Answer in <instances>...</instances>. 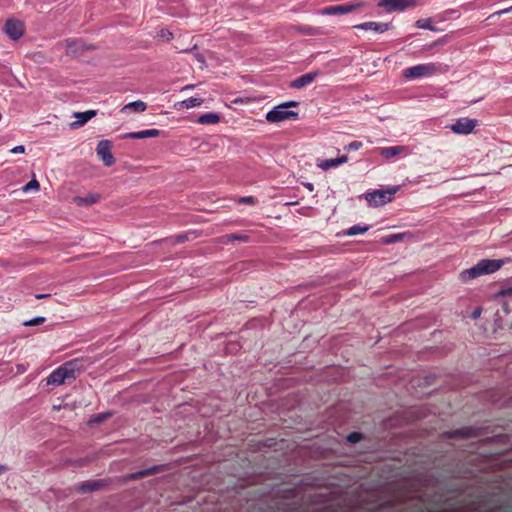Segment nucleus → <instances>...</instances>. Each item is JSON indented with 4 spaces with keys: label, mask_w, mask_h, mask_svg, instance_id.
Listing matches in <instances>:
<instances>
[{
    "label": "nucleus",
    "mask_w": 512,
    "mask_h": 512,
    "mask_svg": "<svg viewBox=\"0 0 512 512\" xmlns=\"http://www.w3.org/2000/svg\"><path fill=\"white\" fill-rule=\"evenodd\" d=\"M4 31L12 40H18L24 34V23L20 20L9 19L5 23Z\"/></svg>",
    "instance_id": "6e6552de"
},
{
    "label": "nucleus",
    "mask_w": 512,
    "mask_h": 512,
    "mask_svg": "<svg viewBox=\"0 0 512 512\" xmlns=\"http://www.w3.org/2000/svg\"><path fill=\"white\" fill-rule=\"evenodd\" d=\"M48 297H50V294H36L35 295L36 299H45V298H48Z\"/></svg>",
    "instance_id": "a19ab883"
},
{
    "label": "nucleus",
    "mask_w": 512,
    "mask_h": 512,
    "mask_svg": "<svg viewBox=\"0 0 512 512\" xmlns=\"http://www.w3.org/2000/svg\"><path fill=\"white\" fill-rule=\"evenodd\" d=\"M176 240H177L178 243H182V242L187 240V236L186 235H178L176 237Z\"/></svg>",
    "instance_id": "4c0bfd02"
},
{
    "label": "nucleus",
    "mask_w": 512,
    "mask_h": 512,
    "mask_svg": "<svg viewBox=\"0 0 512 512\" xmlns=\"http://www.w3.org/2000/svg\"><path fill=\"white\" fill-rule=\"evenodd\" d=\"M223 239H225L224 242H229V241H234V240H238V241H242V242H248L249 241V236L245 235V234L234 233V234H229V235L224 236Z\"/></svg>",
    "instance_id": "a878e982"
},
{
    "label": "nucleus",
    "mask_w": 512,
    "mask_h": 512,
    "mask_svg": "<svg viewBox=\"0 0 512 512\" xmlns=\"http://www.w3.org/2000/svg\"><path fill=\"white\" fill-rule=\"evenodd\" d=\"M163 468L162 466H153L151 468H148V469H144V470H140V471H137L135 473H132L130 474L127 479L128 480H136V479H141V478H144V477H147V476H150V475H154L160 471H162Z\"/></svg>",
    "instance_id": "f3484780"
},
{
    "label": "nucleus",
    "mask_w": 512,
    "mask_h": 512,
    "mask_svg": "<svg viewBox=\"0 0 512 512\" xmlns=\"http://www.w3.org/2000/svg\"><path fill=\"white\" fill-rule=\"evenodd\" d=\"M369 230V226H361V225H354L347 229L346 235L348 236H355L358 234H363Z\"/></svg>",
    "instance_id": "393cba45"
},
{
    "label": "nucleus",
    "mask_w": 512,
    "mask_h": 512,
    "mask_svg": "<svg viewBox=\"0 0 512 512\" xmlns=\"http://www.w3.org/2000/svg\"><path fill=\"white\" fill-rule=\"evenodd\" d=\"M240 202L246 203V204H254L256 202V200L253 196H247V197H242L240 199Z\"/></svg>",
    "instance_id": "72a5a7b5"
},
{
    "label": "nucleus",
    "mask_w": 512,
    "mask_h": 512,
    "mask_svg": "<svg viewBox=\"0 0 512 512\" xmlns=\"http://www.w3.org/2000/svg\"><path fill=\"white\" fill-rule=\"evenodd\" d=\"M503 264V260L482 259L475 266L462 271L460 273V279L463 282H467L479 276L494 273L499 270Z\"/></svg>",
    "instance_id": "f257e3e1"
},
{
    "label": "nucleus",
    "mask_w": 512,
    "mask_h": 512,
    "mask_svg": "<svg viewBox=\"0 0 512 512\" xmlns=\"http://www.w3.org/2000/svg\"><path fill=\"white\" fill-rule=\"evenodd\" d=\"M404 149L405 148L403 146H391L380 148L379 151L383 157L388 159L399 155L401 152L404 151Z\"/></svg>",
    "instance_id": "aec40b11"
},
{
    "label": "nucleus",
    "mask_w": 512,
    "mask_h": 512,
    "mask_svg": "<svg viewBox=\"0 0 512 512\" xmlns=\"http://www.w3.org/2000/svg\"><path fill=\"white\" fill-rule=\"evenodd\" d=\"M67 53L75 54L84 49V45L78 39H67L65 40Z\"/></svg>",
    "instance_id": "4be33fe9"
},
{
    "label": "nucleus",
    "mask_w": 512,
    "mask_h": 512,
    "mask_svg": "<svg viewBox=\"0 0 512 512\" xmlns=\"http://www.w3.org/2000/svg\"><path fill=\"white\" fill-rule=\"evenodd\" d=\"M97 112L95 110H87L85 112H76L74 113V117L77 119V121H74L70 124V127L72 129L79 128L83 126L85 123H87L89 120H91L93 117H95Z\"/></svg>",
    "instance_id": "4468645a"
},
{
    "label": "nucleus",
    "mask_w": 512,
    "mask_h": 512,
    "mask_svg": "<svg viewBox=\"0 0 512 512\" xmlns=\"http://www.w3.org/2000/svg\"><path fill=\"white\" fill-rule=\"evenodd\" d=\"M100 486L101 485L98 481L86 482L79 486V491H81V492L93 491V490L98 489Z\"/></svg>",
    "instance_id": "bb28decb"
},
{
    "label": "nucleus",
    "mask_w": 512,
    "mask_h": 512,
    "mask_svg": "<svg viewBox=\"0 0 512 512\" xmlns=\"http://www.w3.org/2000/svg\"><path fill=\"white\" fill-rule=\"evenodd\" d=\"M100 196L98 194H88L87 196L74 198V202L79 206H89L98 202Z\"/></svg>",
    "instance_id": "6ab92c4d"
},
{
    "label": "nucleus",
    "mask_w": 512,
    "mask_h": 512,
    "mask_svg": "<svg viewBox=\"0 0 512 512\" xmlns=\"http://www.w3.org/2000/svg\"><path fill=\"white\" fill-rule=\"evenodd\" d=\"M298 105L299 103L296 101H288L280 105H277L266 114V120L270 123H279L290 119L295 120L298 118V113L289 110V108L296 107Z\"/></svg>",
    "instance_id": "f03ea898"
},
{
    "label": "nucleus",
    "mask_w": 512,
    "mask_h": 512,
    "mask_svg": "<svg viewBox=\"0 0 512 512\" xmlns=\"http://www.w3.org/2000/svg\"><path fill=\"white\" fill-rule=\"evenodd\" d=\"M161 37L165 38L166 40L172 39V33L168 30H162L161 31Z\"/></svg>",
    "instance_id": "e433bc0d"
},
{
    "label": "nucleus",
    "mask_w": 512,
    "mask_h": 512,
    "mask_svg": "<svg viewBox=\"0 0 512 512\" xmlns=\"http://www.w3.org/2000/svg\"><path fill=\"white\" fill-rule=\"evenodd\" d=\"M45 318L44 317H36L30 321H27L24 323L25 326H36L44 323Z\"/></svg>",
    "instance_id": "7c9ffc66"
},
{
    "label": "nucleus",
    "mask_w": 512,
    "mask_h": 512,
    "mask_svg": "<svg viewBox=\"0 0 512 512\" xmlns=\"http://www.w3.org/2000/svg\"><path fill=\"white\" fill-rule=\"evenodd\" d=\"M348 161V157L343 155L335 159H326V160H318L317 166L324 171H327L331 168L338 167L341 164H344Z\"/></svg>",
    "instance_id": "2eb2a0df"
},
{
    "label": "nucleus",
    "mask_w": 512,
    "mask_h": 512,
    "mask_svg": "<svg viewBox=\"0 0 512 512\" xmlns=\"http://www.w3.org/2000/svg\"><path fill=\"white\" fill-rule=\"evenodd\" d=\"M304 187L307 188L310 192L314 190V185L310 182L303 183Z\"/></svg>",
    "instance_id": "ea45409f"
},
{
    "label": "nucleus",
    "mask_w": 512,
    "mask_h": 512,
    "mask_svg": "<svg viewBox=\"0 0 512 512\" xmlns=\"http://www.w3.org/2000/svg\"><path fill=\"white\" fill-rule=\"evenodd\" d=\"M478 125V120L470 119L467 117L459 118L450 126V129L455 134L468 135L472 133L475 127Z\"/></svg>",
    "instance_id": "423d86ee"
},
{
    "label": "nucleus",
    "mask_w": 512,
    "mask_h": 512,
    "mask_svg": "<svg viewBox=\"0 0 512 512\" xmlns=\"http://www.w3.org/2000/svg\"><path fill=\"white\" fill-rule=\"evenodd\" d=\"M203 103V99L202 98H198V97H190L188 99H185L181 102V105L187 109L189 108H194V107H198L200 106L201 104Z\"/></svg>",
    "instance_id": "b1692460"
},
{
    "label": "nucleus",
    "mask_w": 512,
    "mask_h": 512,
    "mask_svg": "<svg viewBox=\"0 0 512 512\" xmlns=\"http://www.w3.org/2000/svg\"><path fill=\"white\" fill-rule=\"evenodd\" d=\"M480 315H481V309H480V308H478V309H476L475 311H473V313H472V318H473V319H476V318H478Z\"/></svg>",
    "instance_id": "58836bf2"
},
{
    "label": "nucleus",
    "mask_w": 512,
    "mask_h": 512,
    "mask_svg": "<svg viewBox=\"0 0 512 512\" xmlns=\"http://www.w3.org/2000/svg\"><path fill=\"white\" fill-rule=\"evenodd\" d=\"M398 189V187H394L388 190H375L367 193L365 198L371 206H382L392 200L393 195L398 191Z\"/></svg>",
    "instance_id": "20e7f679"
},
{
    "label": "nucleus",
    "mask_w": 512,
    "mask_h": 512,
    "mask_svg": "<svg viewBox=\"0 0 512 512\" xmlns=\"http://www.w3.org/2000/svg\"><path fill=\"white\" fill-rule=\"evenodd\" d=\"M6 471V467L3 465H0V475Z\"/></svg>",
    "instance_id": "37998d69"
},
{
    "label": "nucleus",
    "mask_w": 512,
    "mask_h": 512,
    "mask_svg": "<svg viewBox=\"0 0 512 512\" xmlns=\"http://www.w3.org/2000/svg\"><path fill=\"white\" fill-rule=\"evenodd\" d=\"M363 144L360 141H352L348 145L344 147V150L350 152V151H356L362 148Z\"/></svg>",
    "instance_id": "c85d7f7f"
},
{
    "label": "nucleus",
    "mask_w": 512,
    "mask_h": 512,
    "mask_svg": "<svg viewBox=\"0 0 512 512\" xmlns=\"http://www.w3.org/2000/svg\"><path fill=\"white\" fill-rule=\"evenodd\" d=\"M319 75L318 71L309 72L307 74L301 75L291 82V87L295 89H300L310 85L316 77Z\"/></svg>",
    "instance_id": "ddd939ff"
},
{
    "label": "nucleus",
    "mask_w": 512,
    "mask_h": 512,
    "mask_svg": "<svg viewBox=\"0 0 512 512\" xmlns=\"http://www.w3.org/2000/svg\"><path fill=\"white\" fill-rule=\"evenodd\" d=\"M401 238L400 235H390L385 239V243L390 244L398 241Z\"/></svg>",
    "instance_id": "f704fd0d"
},
{
    "label": "nucleus",
    "mask_w": 512,
    "mask_h": 512,
    "mask_svg": "<svg viewBox=\"0 0 512 512\" xmlns=\"http://www.w3.org/2000/svg\"><path fill=\"white\" fill-rule=\"evenodd\" d=\"M364 6V3L361 1H354L345 4L333 5L324 7L321 9L320 13L322 15H343L354 12Z\"/></svg>",
    "instance_id": "39448f33"
},
{
    "label": "nucleus",
    "mask_w": 512,
    "mask_h": 512,
    "mask_svg": "<svg viewBox=\"0 0 512 512\" xmlns=\"http://www.w3.org/2000/svg\"><path fill=\"white\" fill-rule=\"evenodd\" d=\"M24 152H25V147H24L23 145L15 146V147L11 150V153H14V154L24 153Z\"/></svg>",
    "instance_id": "c9c22d12"
},
{
    "label": "nucleus",
    "mask_w": 512,
    "mask_h": 512,
    "mask_svg": "<svg viewBox=\"0 0 512 512\" xmlns=\"http://www.w3.org/2000/svg\"><path fill=\"white\" fill-rule=\"evenodd\" d=\"M68 379H75L83 369V361L81 359H72L61 365Z\"/></svg>",
    "instance_id": "9d476101"
},
{
    "label": "nucleus",
    "mask_w": 512,
    "mask_h": 512,
    "mask_svg": "<svg viewBox=\"0 0 512 512\" xmlns=\"http://www.w3.org/2000/svg\"><path fill=\"white\" fill-rule=\"evenodd\" d=\"M160 135V130L158 129H148L138 132H129L124 133L120 136L121 139H145V138H154Z\"/></svg>",
    "instance_id": "f8f14e48"
},
{
    "label": "nucleus",
    "mask_w": 512,
    "mask_h": 512,
    "mask_svg": "<svg viewBox=\"0 0 512 512\" xmlns=\"http://www.w3.org/2000/svg\"><path fill=\"white\" fill-rule=\"evenodd\" d=\"M417 27L422 29H432L428 19H421L417 21Z\"/></svg>",
    "instance_id": "2f4dec72"
},
{
    "label": "nucleus",
    "mask_w": 512,
    "mask_h": 512,
    "mask_svg": "<svg viewBox=\"0 0 512 512\" xmlns=\"http://www.w3.org/2000/svg\"><path fill=\"white\" fill-rule=\"evenodd\" d=\"M96 152L106 167H111L115 164V158L111 153V142L109 140L105 139L99 141Z\"/></svg>",
    "instance_id": "0eeeda50"
},
{
    "label": "nucleus",
    "mask_w": 512,
    "mask_h": 512,
    "mask_svg": "<svg viewBox=\"0 0 512 512\" xmlns=\"http://www.w3.org/2000/svg\"><path fill=\"white\" fill-rule=\"evenodd\" d=\"M472 435L471 428H461L447 433L448 438H468Z\"/></svg>",
    "instance_id": "5701e85b"
},
{
    "label": "nucleus",
    "mask_w": 512,
    "mask_h": 512,
    "mask_svg": "<svg viewBox=\"0 0 512 512\" xmlns=\"http://www.w3.org/2000/svg\"><path fill=\"white\" fill-rule=\"evenodd\" d=\"M391 23H380L374 21H368L355 25L354 28L358 30H372L377 33H384L392 28Z\"/></svg>",
    "instance_id": "9b49d317"
},
{
    "label": "nucleus",
    "mask_w": 512,
    "mask_h": 512,
    "mask_svg": "<svg viewBox=\"0 0 512 512\" xmlns=\"http://www.w3.org/2000/svg\"><path fill=\"white\" fill-rule=\"evenodd\" d=\"M219 121L220 116L216 113H205L198 118V123L203 125H214Z\"/></svg>",
    "instance_id": "412c9836"
},
{
    "label": "nucleus",
    "mask_w": 512,
    "mask_h": 512,
    "mask_svg": "<svg viewBox=\"0 0 512 512\" xmlns=\"http://www.w3.org/2000/svg\"><path fill=\"white\" fill-rule=\"evenodd\" d=\"M440 64L425 63L405 68L402 75L405 79L414 80L423 77H430L440 71Z\"/></svg>",
    "instance_id": "7ed1b4c3"
},
{
    "label": "nucleus",
    "mask_w": 512,
    "mask_h": 512,
    "mask_svg": "<svg viewBox=\"0 0 512 512\" xmlns=\"http://www.w3.org/2000/svg\"><path fill=\"white\" fill-rule=\"evenodd\" d=\"M39 187V182L36 179H32L23 187V191L28 192L30 190H39Z\"/></svg>",
    "instance_id": "cd10ccee"
},
{
    "label": "nucleus",
    "mask_w": 512,
    "mask_h": 512,
    "mask_svg": "<svg viewBox=\"0 0 512 512\" xmlns=\"http://www.w3.org/2000/svg\"><path fill=\"white\" fill-rule=\"evenodd\" d=\"M67 376L62 370V367H58L55 369L47 378V384H53V385H61L67 380Z\"/></svg>",
    "instance_id": "dca6fc26"
},
{
    "label": "nucleus",
    "mask_w": 512,
    "mask_h": 512,
    "mask_svg": "<svg viewBox=\"0 0 512 512\" xmlns=\"http://www.w3.org/2000/svg\"><path fill=\"white\" fill-rule=\"evenodd\" d=\"M509 12H512V5L510 7H508V8H505V9H502V10H499V11L493 13L491 15V17L501 16V15L509 13Z\"/></svg>",
    "instance_id": "473e14b6"
},
{
    "label": "nucleus",
    "mask_w": 512,
    "mask_h": 512,
    "mask_svg": "<svg viewBox=\"0 0 512 512\" xmlns=\"http://www.w3.org/2000/svg\"><path fill=\"white\" fill-rule=\"evenodd\" d=\"M146 109H147L146 103L143 102L142 100H137V101H133V102L126 104L121 109V112L133 111V112L140 113V112H144Z\"/></svg>",
    "instance_id": "a211bd4d"
},
{
    "label": "nucleus",
    "mask_w": 512,
    "mask_h": 512,
    "mask_svg": "<svg viewBox=\"0 0 512 512\" xmlns=\"http://www.w3.org/2000/svg\"><path fill=\"white\" fill-rule=\"evenodd\" d=\"M362 438V435L358 432H352L347 436V440L351 443H358Z\"/></svg>",
    "instance_id": "c756f323"
},
{
    "label": "nucleus",
    "mask_w": 512,
    "mask_h": 512,
    "mask_svg": "<svg viewBox=\"0 0 512 512\" xmlns=\"http://www.w3.org/2000/svg\"><path fill=\"white\" fill-rule=\"evenodd\" d=\"M503 295H512V286L502 291Z\"/></svg>",
    "instance_id": "79ce46f5"
},
{
    "label": "nucleus",
    "mask_w": 512,
    "mask_h": 512,
    "mask_svg": "<svg viewBox=\"0 0 512 512\" xmlns=\"http://www.w3.org/2000/svg\"><path fill=\"white\" fill-rule=\"evenodd\" d=\"M414 0H381L379 7L384 8L387 12L401 11L414 5Z\"/></svg>",
    "instance_id": "1a4fd4ad"
}]
</instances>
